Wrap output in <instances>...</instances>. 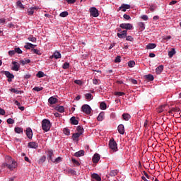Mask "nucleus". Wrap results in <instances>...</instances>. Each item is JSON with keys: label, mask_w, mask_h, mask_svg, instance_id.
Listing matches in <instances>:
<instances>
[{"label": "nucleus", "mask_w": 181, "mask_h": 181, "mask_svg": "<svg viewBox=\"0 0 181 181\" xmlns=\"http://www.w3.org/2000/svg\"><path fill=\"white\" fill-rule=\"evenodd\" d=\"M128 66H129V67H130V68L134 67V66H135V61H129V62H128Z\"/></svg>", "instance_id": "de8ad7c7"}, {"label": "nucleus", "mask_w": 181, "mask_h": 181, "mask_svg": "<svg viewBox=\"0 0 181 181\" xmlns=\"http://www.w3.org/2000/svg\"><path fill=\"white\" fill-rule=\"evenodd\" d=\"M75 84H78V86H81L82 83L80 80H75L74 81Z\"/></svg>", "instance_id": "e2e57ef3"}, {"label": "nucleus", "mask_w": 181, "mask_h": 181, "mask_svg": "<svg viewBox=\"0 0 181 181\" xmlns=\"http://www.w3.org/2000/svg\"><path fill=\"white\" fill-rule=\"evenodd\" d=\"M119 27L122 29H127V30H131L134 28L131 23H122Z\"/></svg>", "instance_id": "423d86ee"}, {"label": "nucleus", "mask_w": 181, "mask_h": 181, "mask_svg": "<svg viewBox=\"0 0 181 181\" xmlns=\"http://www.w3.org/2000/svg\"><path fill=\"white\" fill-rule=\"evenodd\" d=\"M173 112L175 114H177V112H180V108L175 107H172L169 111L168 114H170L171 116L173 117Z\"/></svg>", "instance_id": "9d476101"}, {"label": "nucleus", "mask_w": 181, "mask_h": 181, "mask_svg": "<svg viewBox=\"0 0 181 181\" xmlns=\"http://www.w3.org/2000/svg\"><path fill=\"white\" fill-rule=\"evenodd\" d=\"M98 121H103L104 119V112H100L97 117Z\"/></svg>", "instance_id": "c9c22d12"}, {"label": "nucleus", "mask_w": 181, "mask_h": 181, "mask_svg": "<svg viewBox=\"0 0 181 181\" xmlns=\"http://www.w3.org/2000/svg\"><path fill=\"white\" fill-rule=\"evenodd\" d=\"M70 122H71V124H72V125H78V120L76 119V117H72L70 119Z\"/></svg>", "instance_id": "412c9836"}, {"label": "nucleus", "mask_w": 181, "mask_h": 181, "mask_svg": "<svg viewBox=\"0 0 181 181\" xmlns=\"http://www.w3.org/2000/svg\"><path fill=\"white\" fill-rule=\"evenodd\" d=\"M85 97L86 100H93V95L91 93H86Z\"/></svg>", "instance_id": "37998d69"}, {"label": "nucleus", "mask_w": 181, "mask_h": 181, "mask_svg": "<svg viewBox=\"0 0 181 181\" xmlns=\"http://www.w3.org/2000/svg\"><path fill=\"white\" fill-rule=\"evenodd\" d=\"M176 54L175 48H172L170 51L168 52L169 57H173V55Z\"/></svg>", "instance_id": "c85d7f7f"}, {"label": "nucleus", "mask_w": 181, "mask_h": 181, "mask_svg": "<svg viewBox=\"0 0 181 181\" xmlns=\"http://www.w3.org/2000/svg\"><path fill=\"white\" fill-rule=\"evenodd\" d=\"M115 63H121V56H117L115 57Z\"/></svg>", "instance_id": "8fccbe9b"}, {"label": "nucleus", "mask_w": 181, "mask_h": 181, "mask_svg": "<svg viewBox=\"0 0 181 181\" xmlns=\"http://www.w3.org/2000/svg\"><path fill=\"white\" fill-rule=\"evenodd\" d=\"M109 175L112 177L117 176L118 175V170H112Z\"/></svg>", "instance_id": "7c9ffc66"}, {"label": "nucleus", "mask_w": 181, "mask_h": 181, "mask_svg": "<svg viewBox=\"0 0 181 181\" xmlns=\"http://www.w3.org/2000/svg\"><path fill=\"white\" fill-rule=\"evenodd\" d=\"M139 26L141 30H144L145 29V25L142 22L139 23Z\"/></svg>", "instance_id": "603ef678"}, {"label": "nucleus", "mask_w": 181, "mask_h": 181, "mask_svg": "<svg viewBox=\"0 0 181 181\" xmlns=\"http://www.w3.org/2000/svg\"><path fill=\"white\" fill-rule=\"evenodd\" d=\"M68 4H74L77 0H66Z\"/></svg>", "instance_id": "0e129e2a"}, {"label": "nucleus", "mask_w": 181, "mask_h": 181, "mask_svg": "<svg viewBox=\"0 0 181 181\" xmlns=\"http://www.w3.org/2000/svg\"><path fill=\"white\" fill-rule=\"evenodd\" d=\"M76 129L78 131V134H80V135H83V132H84V129L82 126H78Z\"/></svg>", "instance_id": "c756f323"}, {"label": "nucleus", "mask_w": 181, "mask_h": 181, "mask_svg": "<svg viewBox=\"0 0 181 181\" xmlns=\"http://www.w3.org/2000/svg\"><path fill=\"white\" fill-rule=\"evenodd\" d=\"M117 130L119 134L121 135H124V134H125V127H124V124H119L117 127Z\"/></svg>", "instance_id": "ddd939ff"}, {"label": "nucleus", "mask_w": 181, "mask_h": 181, "mask_svg": "<svg viewBox=\"0 0 181 181\" xmlns=\"http://www.w3.org/2000/svg\"><path fill=\"white\" fill-rule=\"evenodd\" d=\"M4 74H5L6 77H7L8 78H15V76H13L12 74H11V72H9L8 71H4Z\"/></svg>", "instance_id": "6ab92c4d"}, {"label": "nucleus", "mask_w": 181, "mask_h": 181, "mask_svg": "<svg viewBox=\"0 0 181 181\" xmlns=\"http://www.w3.org/2000/svg\"><path fill=\"white\" fill-rule=\"evenodd\" d=\"M131 83H132V84H138V81L135 79H130Z\"/></svg>", "instance_id": "69168bd1"}, {"label": "nucleus", "mask_w": 181, "mask_h": 181, "mask_svg": "<svg viewBox=\"0 0 181 181\" xmlns=\"http://www.w3.org/2000/svg\"><path fill=\"white\" fill-rule=\"evenodd\" d=\"M122 118L124 121H129V119H131V115L128 113H124L122 115Z\"/></svg>", "instance_id": "a878e982"}, {"label": "nucleus", "mask_w": 181, "mask_h": 181, "mask_svg": "<svg viewBox=\"0 0 181 181\" xmlns=\"http://www.w3.org/2000/svg\"><path fill=\"white\" fill-rule=\"evenodd\" d=\"M36 77H38V78H42V77H45V73H43V71H39L36 74Z\"/></svg>", "instance_id": "473e14b6"}, {"label": "nucleus", "mask_w": 181, "mask_h": 181, "mask_svg": "<svg viewBox=\"0 0 181 181\" xmlns=\"http://www.w3.org/2000/svg\"><path fill=\"white\" fill-rule=\"evenodd\" d=\"M155 47H156V44H155V43H149L146 47V48L148 49V50L155 49Z\"/></svg>", "instance_id": "b1692460"}, {"label": "nucleus", "mask_w": 181, "mask_h": 181, "mask_svg": "<svg viewBox=\"0 0 181 181\" xmlns=\"http://www.w3.org/2000/svg\"><path fill=\"white\" fill-rule=\"evenodd\" d=\"M109 147L110 149H112V151H118V147L117 146V142L115 140H114V138H112L109 141Z\"/></svg>", "instance_id": "7ed1b4c3"}, {"label": "nucleus", "mask_w": 181, "mask_h": 181, "mask_svg": "<svg viewBox=\"0 0 181 181\" xmlns=\"http://www.w3.org/2000/svg\"><path fill=\"white\" fill-rule=\"evenodd\" d=\"M100 110H107V104L105 102L100 103Z\"/></svg>", "instance_id": "f704fd0d"}, {"label": "nucleus", "mask_w": 181, "mask_h": 181, "mask_svg": "<svg viewBox=\"0 0 181 181\" xmlns=\"http://www.w3.org/2000/svg\"><path fill=\"white\" fill-rule=\"evenodd\" d=\"M7 124H15V120H13L12 118H9L7 119Z\"/></svg>", "instance_id": "13d9d810"}, {"label": "nucleus", "mask_w": 181, "mask_h": 181, "mask_svg": "<svg viewBox=\"0 0 181 181\" xmlns=\"http://www.w3.org/2000/svg\"><path fill=\"white\" fill-rule=\"evenodd\" d=\"M131 6L129 4H123L122 6L118 8L117 12L122 11V12H127V9H129Z\"/></svg>", "instance_id": "0eeeda50"}, {"label": "nucleus", "mask_w": 181, "mask_h": 181, "mask_svg": "<svg viewBox=\"0 0 181 181\" xmlns=\"http://www.w3.org/2000/svg\"><path fill=\"white\" fill-rule=\"evenodd\" d=\"M64 134H65V135H70V129H64Z\"/></svg>", "instance_id": "6e6d98bb"}, {"label": "nucleus", "mask_w": 181, "mask_h": 181, "mask_svg": "<svg viewBox=\"0 0 181 181\" xmlns=\"http://www.w3.org/2000/svg\"><path fill=\"white\" fill-rule=\"evenodd\" d=\"M52 162L54 163H59V162H62V158L57 157V158L54 159Z\"/></svg>", "instance_id": "49530a36"}, {"label": "nucleus", "mask_w": 181, "mask_h": 181, "mask_svg": "<svg viewBox=\"0 0 181 181\" xmlns=\"http://www.w3.org/2000/svg\"><path fill=\"white\" fill-rule=\"evenodd\" d=\"M163 71V65H160L156 69V74H160Z\"/></svg>", "instance_id": "aec40b11"}, {"label": "nucleus", "mask_w": 181, "mask_h": 181, "mask_svg": "<svg viewBox=\"0 0 181 181\" xmlns=\"http://www.w3.org/2000/svg\"><path fill=\"white\" fill-rule=\"evenodd\" d=\"M12 64V70H13L14 71H19V64L16 62H13Z\"/></svg>", "instance_id": "f3484780"}, {"label": "nucleus", "mask_w": 181, "mask_h": 181, "mask_svg": "<svg viewBox=\"0 0 181 181\" xmlns=\"http://www.w3.org/2000/svg\"><path fill=\"white\" fill-rule=\"evenodd\" d=\"M54 156V153H53V150H48L47 153V158L48 160H51L52 162H53Z\"/></svg>", "instance_id": "1a4fd4ad"}, {"label": "nucleus", "mask_w": 181, "mask_h": 181, "mask_svg": "<svg viewBox=\"0 0 181 181\" xmlns=\"http://www.w3.org/2000/svg\"><path fill=\"white\" fill-rule=\"evenodd\" d=\"M26 136L29 139H32V137L33 136V132H32V129L28 127L26 129Z\"/></svg>", "instance_id": "f8f14e48"}, {"label": "nucleus", "mask_w": 181, "mask_h": 181, "mask_svg": "<svg viewBox=\"0 0 181 181\" xmlns=\"http://www.w3.org/2000/svg\"><path fill=\"white\" fill-rule=\"evenodd\" d=\"M56 110L59 111V112H64V107L63 106L57 107Z\"/></svg>", "instance_id": "4c0bfd02"}, {"label": "nucleus", "mask_w": 181, "mask_h": 181, "mask_svg": "<svg viewBox=\"0 0 181 181\" xmlns=\"http://www.w3.org/2000/svg\"><path fill=\"white\" fill-rule=\"evenodd\" d=\"M81 111H83L85 114L90 115L91 114V107L88 105H83L81 107Z\"/></svg>", "instance_id": "39448f33"}, {"label": "nucleus", "mask_w": 181, "mask_h": 181, "mask_svg": "<svg viewBox=\"0 0 181 181\" xmlns=\"http://www.w3.org/2000/svg\"><path fill=\"white\" fill-rule=\"evenodd\" d=\"M115 95H118L119 97H121L122 95H125V93H124V92H115Z\"/></svg>", "instance_id": "3c124183"}, {"label": "nucleus", "mask_w": 181, "mask_h": 181, "mask_svg": "<svg viewBox=\"0 0 181 181\" xmlns=\"http://www.w3.org/2000/svg\"><path fill=\"white\" fill-rule=\"evenodd\" d=\"M72 162L73 163H75V165H76L77 166H80V163H78V161H77L76 159L72 158Z\"/></svg>", "instance_id": "052dcab7"}, {"label": "nucleus", "mask_w": 181, "mask_h": 181, "mask_svg": "<svg viewBox=\"0 0 181 181\" xmlns=\"http://www.w3.org/2000/svg\"><path fill=\"white\" fill-rule=\"evenodd\" d=\"M57 101H59V100H57V98L52 96L48 99V103L51 105H53L54 104H57Z\"/></svg>", "instance_id": "4468645a"}, {"label": "nucleus", "mask_w": 181, "mask_h": 181, "mask_svg": "<svg viewBox=\"0 0 181 181\" xmlns=\"http://www.w3.org/2000/svg\"><path fill=\"white\" fill-rule=\"evenodd\" d=\"M25 49H35L36 47V45L28 42L26 45L24 46Z\"/></svg>", "instance_id": "4be33fe9"}, {"label": "nucleus", "mask_w": 181, "mask_h": 181, "mask_svg": "<svg viewBox=\"0 0 181 181\" xmlns=\"http://www.w3.org/2000/svg\"><path fill=\"white\" fill-rule=\"evenodd\" d=\"M69 67H70V63L69 62H65L62 66V69H64V70L69 69Z\"/></svg>", "instance_id": "79ce46f5"}, {"label": "nucleus", "mask_w": 181, "mask_h": 181, "mask_svg": "<svg viewBox=\"0 0 181 181\" xmlns=\"http://www.w3.org/2000/svg\"><path fill=\"white\" fill-rule=\"evenodd\" d=\"M15 53H16V51H15V49L14 50H11V51H8V54H9V56H13L14 54H15Z\"/></svg>", "instance_id": "680f3d73"}, {"label": "nucleus", "mask_w": 181, "mask_h": 181, "mask_svg": "<svg viewBox=\"0 0 181 181\" xmlns=\"http://www.w3.org/2000/svg\"><path fill=\"white\" fill-rule=\"evenodd\" d=\"M117 35L118 37H119V39H125V37H127V35H125V34H122L121 33H118Z\"/></svg>", "instance_id": "a18cd8bd"}, {"label": "nucleus", "mask_w": 181, "mask_h": 181, "mask_svg": "<svg viewBox=\"0 0 181 181\" xmlns=\"http://www.w3.org/2000/svg\"><path fill=\"white\" fill-rule=\"evenodd\" d=\"M51 127L52 124L50 123V121H49V119H44L42 121V128L45 132L50 131Z\"/></svg>", "instance_id": "f03ea898"}, {"label": "nucleus", "mask_w": 181, "mask_h": 181, "mask_svg": "<svg viewBox=\"0 0 181 181\" xmlns=\"http://www.w3.org/2000/svg\"><path fill=\"white\" fill-rule=\"evenodd\" d=\"M141 19H143V21H148V16L146 15L142 16Z\"/></svg>", "instance_id": "338daca9"}, {"label": "nucleus", "mask_w": 181, "mask_h": 181, "mask_svg": "<svg viewBox=\"0 0 181 181\" xmlns=\"http://www.w3.org/2000/svg\"><path fill=\"white\" fill-rule=\"evenodd\" d=\"M5 114V110L0 108V115H4Z\"/></svg>", "instance_id": "774afa93"}, {"label": "nucleus", "mask_w": 181, "mask_h": 181, "mask_svg": "<svg viewBox=\"0 0 181 181\" xmlns=\"http://www.w3.org/2000/svg\"><path fill=\"white\" fill-rule=\"evenodd\" d=\"M92 160L93 163H98V162H100V154L95 153L92 158Z\"/></svg>", "instance_id": "2eb2a0df"}, {"label": "nucleus", "mask_w": 181, "mask_h": 181, "mask_svg": "<svg viewBox=\"0 0 181 181\" xmlns=\"http://www.w3.org/2000/svg\"><path fill=\"white\" fill-rule=\"evenodd\" d=\"M38 9H39V7H37V6H34V7L29 8L27 10V13L30 16H32V15H33V13H35V11H38Z\"/></svg>", "instance_id": "6e6552de"}, {"label": "nucleus", "mask_w": 181, "mask_h": 181, "mask_svg": "<svg viewBox=\"0 0 181 181\" xmlns=\"http://www.w3.org/2000/svg\"><path fill=\"white\" fill-rule=\"evenodd\" d=\"M14 131L16 134H23V128L22 127H15Z\"/></svg>", "instance_id": "bb28decb"}, {"label": "nucleus", "mask_w": 181, "mask_h": 181, "mask_svg": "<svg viewBox=\"0 0 181 181\" xmlns=\"http://www.w3.org/2000/svg\"><path fill=\"white\" fill-rule=\"evenodd\" d=\"M123 18L124 19H126V21H129V19H131V16H129L128 14H124Z\"/></svg>", "instance_id": "bf43d9fd"}, {"label": "nucleus", "mask_w": 181, "mask_h": 181, "mask_svg": "<svg viewBox=\"0 0 181 181\" xmlns=\"http://www.w3.org/2000/svg\"><path fill=\"white\" fill-rule=\"evenodd\" d=\"M16 166H18V163H16V161L12 159V157L9 156H7L6 157V163H4L1 165L2 169L8 168V169H9L10 170H13L15 168H16Z\"/></svg>", "instance_id": "f257e3e1"}, {"label": "nucleus", "mask_w": 181, "mask_h": 181, "mask_svg": "<svg viewBox=\"0 0 181 181\" xmlns=\"http://www.w3.org/2000/svg\"><path fill=\"white\" fill-rule=\"evenodd\" d=\"M21 64L22 66H25V64H28V63H30V59H25L20 61Z\"/></svg>", "instance_id": "e433bc0d"}, {"label": "nucleus", "mask_w": 181, "mask_h": 181, "mask_svg": "<svg viewBox=\"0 0 181 181\" xmlns=\"http://www.w3.org/2000/svg\"><path fill=\"white\" fill-rule=\"evenodd\" d=\"M10 91H11V93H14L15 94H21L22 93V91L18 90V89H15V88L10 89Z\"/></svg>", "instance_id": "ea45409f"}, {"label": "nucleus", "mask_w": 181, "mask_h": 181, "mask_svg": "<svg viewBox=\"0 0 181 181\" xmlns=\"http://www.w3.org/2000/svg\"><path fill=\"white\" fill-rule=\"evenodd\" d=\"M17 5L19 6V8H21V9H25V6H23V4H22L21 1H17Z\"/></svg>", "instance_id": "864d4df0"}, {"label": "nucleus", "mask_w": 181, "mask_h": 181, "mask_svg": "<svg viewBox=\"0 0 181 181\" xmlns=\"http://www.w3.org/2000/svg\"><path fill=\"white\" fill-rule=\"evenodd\" d=\"M28 40H30V42H33V43H36V37H33V35L28 37Z\"/></svg>", "instance_id": "c03bdc74"}, {"label": "nucleus", "mask_w": 181, "mask_h": 181, "mask_svg": "<svg viewBox=\"0 0 181 181\" xmlns=\"http://www.w3.org/2000/svg\"><path fill=\"white\" fill-rule=\"evenodd\" d=\"M49 59H62V54L59 51H55Z\"/></svg>", "instance_id": "9b49d317"}, {"label": "nucleus", "mask_w": 181, "mask_h": 181, "mask_svg": "<svg viewBox=\"0 0 181 181\" xmlns=\"http://www.w3.org/2000/svg\"><path fill=\"white\" fill-rule=\"evenodd\" d=\"M89 12L90 13V16H93V18H98V16L100 15L98 13V9H97L95 7H91Z\"/></svg>", "instance_id": "20e7f679"}, {"label": "nucleus", "mask_w": 181, "mask_h": 181, "mask_svg": "<svg viewBox=\"0 0 181 181\" xmlns=\"http://www.w3.org/2000/svg\"><path fill=\"white\" fill-rule=\"evenodd\" d=\"M166 107H168V105H161L160 107H159L157 109V112L160 114V112H163V111H166L167 110L165 109V108H166Z\"/></svg>", "instance_id": "a211bd4d"}, {"label": "nucleus", "mask_w": 181, "mask_h": 181, "mask_svg": "<svg viewBox=\"0 0 181 181\" xmlns=\"http://www.w3.org/2000/svg\"><path fill=\"white\" fill-rule=\"evenodd\" d=\"M126 40L128 42H134V37H132V36H127L126 37Z\"/></svg>", "instance_id": "4d7b16f0"}, {"label": "nucleus", "mask_w": 181, "mask_h": 181, "mask_svg": "<svg viewBox=\"0 0 181 181\" xmlns=\"http://www.w3.org/2000/svg\"><path fill=\"white\" fill-rule=\"evenodd\" d=\"M81 134H80L79 133H74L73 135H72V139L74 141H76V142H78V138H80V136Z\"/></svg>", "instance_id": "5701e85b"}, {"label": "nucleus", "mask_w": 181, "mask_h": 181, "mask_svg": "<svg viewBox=\"0 0 181 181\" xmlns=\"http://www.w3.org/2000/svg\"><path fill=\"white\" fill-rule=\"evenodd\" d=\"M31 52H33V53H34L35 54H38V56H41L42 54V52H40V50L35 48L31 49Z\"/></svg>", "instance_id": "72a5a7b5"}, {"label": "nucleus", "mask_w": 181, "mask_h": 181, "mask_svg": "<svg viewBox=\"0 0 181 181\" xmlns=\"http://www.w3.org/2000/svg\"><path fill=\"white\" fill-rule=\"evenodd\" d=\"M28 148H32L33 149H37V148H38L39 144H37V143L36 142H30L28 144Z\"/></svg>", "instance_id": "dca6fc26"}, {"label": "nucleus", "mask_w": 181, "mask_h": 181, "mask_svg": "<svg viewBox=\"0 0 181 181\" xmlns=\"http://www.w3.org/2000/svg\"><path fill=\"white\" fill-rule=\"evenodd\" d=\"M146 78L148 80V81H153L155 78L153 77V75L148 74V75H146Z\"/></svg>", "instance_id": "2f4dec72"}, {"label": "nucleus", "mask_w": 181, "mask_h": 181, "mask_svg": "<svg viewBox=\"0 0 181 181\" xmlns=\"http://www.w3.org/2000/svg\"><path fill=\"white\" fill-rule=\"evenodd\" d=\"M74 156H76V158H79L80 156H84V151L81 150V151L75 153Z\"/></svg>", "instance_id": "393cba45"}, {"label": "nucleus", "mask_w": 181, "mask_h": 181, "mask_svg": "<svg viewBox=\"0 0 181 181\" xmlns=\"http://www.w3.org/2000/svg\"><path fill=\"white\" fill-rule=\"evenodd\" d=\"M59 16H61V18H66V16H69V12H67V11L62 12L59 14Z\"/></svg>", "instance_id": "a19ab883"}, {"label": "nucleus", "mask_w": 181, "mask_h": 181, "mask_svg": "<svg viewBox=\"0 0 181 181\" xmlns=\"http://www.w3.org/2000/svg\"><path fill=\"white\" fill-rule=\"evenodd\" d=\"M16 53H18V54H22V51L21 50V48L16 47L14 49Z\"/></svg>", "instance_id": "5fc2aeb1"}, {"label": "nucleus", "mask_w": 181, "mask_h": 181, "mask_svg": "<svg viewBox=\"0 0 181 181\" xmlns=\"http://www.w3.org/2000/svg\"><path fill=\"white\" fill-rule=\"evenodd\" d=\"M33 90L34 91H37V92L42 91V90H43V87H37V86H36V87L33 88Z\"/></svg>", "instance_id": "09e8293b"}, {"label": "nucleus", "mask_w": 181, "mask_h": 181, "mask_svg": "<svg viewBox=\"0 0 181 181\" xmlns=\"http://www.w3.org/2000/svg\"><path fill=\"white\" fill-rule=\"evenodd\" d=\"M45 161H46V157H45V156H43L38 160V163H40V164L45 163Z\"/></svg>", "instance_id": "58836bf2"}, {"label": "nucleus", "mask_w": 181, "mask_h": 181, "mask_svg": "<svg viewBox=\"0 0 181 181\" xmlns=\"http://www.w3.org/2000/svg\"><path fill=\"white\" fill-rule=\"evenodd\" d=\"M92 178L95 179V180H97V181H101V177H100L98 174H95V173L93 174Z\"/></svg>", "instance_id": "cd10ccee"}]
</instances>
